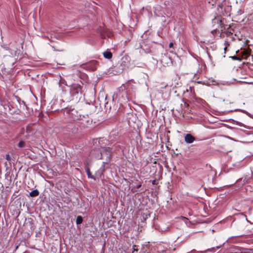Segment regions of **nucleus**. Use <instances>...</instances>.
Returning a JSON list of instances; mask_svg holds the SVG:
<instances>
[{
  "instance_id": "1",
  "label": "nucleus",
  "mask_w": 253,
  "mask_h": 253,
  "mask_svg": "<svg viewBox=\"0 0 253 253\" xmlns=\"http://www.w3.org/2000/svg\"><path fill=\"white\" fill-rule=\"evenodd\" d=\"M82 85L78 84H74L71 85L70 92L71 95L76 98L80 97L82 94Z\"/></svg>"
},
{
  "instance_id": "2",
  "label": "nucleus",
  "mask_w": 253,
  "mask_h": 253,
  "mask_svg": "<svg viewBox=\"0 0 253 253\" xmlns=\"http://www.w3.org/2000/svg\"><path fill=\"white\" fill-rule=\"evenodd\" d=\"M66 113L69 118L73 121H76L80 119V116L78 111L75 109H69L66 110Z\"/></svg>"
},
{
  "instance_id": "3",
  "label": "nucleus",
  "mask_w": 253,
  "mask_h": 253,
  "mask_svg": "<svg viewBox=\"0 0 253 253\" xmlns=\"http://www.w3.org/2000/svg\"><path fill=\"white\" fill-rule=\"evenodd\" d=\"M212 23L214 25L215 24V23H216L217 24V26L215 27V29H217V28H220L221 31H223L224 29H225L226 27H227V28H229L230 27V25H226L225 26H224V28H223V24L222 23V21L218 17H215L214 19H213Z\"/></svg>"
},
{
  "instance_id": "4",
  "label": "nucleus",
  "mask_w": 253,
  "mask_h": 253,
  "mask_svg": "<svg viewBox=\"0 0 253 253\" xmlns=\"http://www.w3.org/2000/svg\"><path fill=\"white\" fill-rule=\"evenodd\" d=\"M161 62L164 66H169L172 64V60L169 55L165 54L161 56Z\"/></svg>"
},
{
  "instance_id": "5",
  "label": "nucleus",
  "mask_w": 253,
  "mask_h": 253,
  "mask_svg": "<svg viewBox=\"0 0 253 253\" xmlns=\"http://www.w3.org/2000/svg\"><path fill=\"white\" fill-rule=\"evenodd\" d=\"M98 65V62L96 60H91L84 65V68L90 71H94L96 69Z\"/></svg>"
},
{
  "instance_id": "6",
  "label": "nucleus",
  "mask_w": 253,
  "mask_h": 253,
  "mask_svg": "<svg viewBox=\"0 0 253 253\" xmlns=\"http://www.w3.org/2000/svg\"><path fill=\"white\" fill-rule=\"evenodd\" d=\"M195 140V137L190 133H187L184 136V140L185 142L188 144L193 143Z\"/></svg>"
},
{
  "instance_id": "7",
  "label": "nucleus",
  "mask_w": 253,
  "mask_h": 253,
  "mask_svg": "<svg viewBox=\"0 0 253 253\" xmlns=\"http://www.w3.org/2000/svg\"><path fill=\"white\" fill-rule=\"evenodd\" d=\"M0 76H1V77H0L1 80L5 82H8L11 81L10 77L11 76L10 75H7L5 73H3L2 74L0 75Z\"/></svg>"
},
{
  "instance_id": "8",
  "label": "nucleus",
  "mask_w": 253,
  "mask_h": 253,
  "mask_svg": "<svg viewBox=\"0 0 253 253\" xmlns=\"http://www.w3.org/2000/svg\"><path fill=\"white\" fill-rule=\"evenodd\" d=\"M251 52V49H244L243 51H242L243 56H244L243 58L245 59H247V58L250 56Z\"/></svg>"
},
{
  "instance_id": "9",
  "label": "nucleus",
  "mask_w": 253,
  "mask_h": 253,
  "mask_svg": "<svg viewBox=\"0 0 253 253\" xmlns=\"http://www.w3.org/2000/svg\"><path fill=\"white\" fill-rule=\"evenodd\" d=\"M158 253H170V250L167 248H162L161 246L158 247Z\"/></svg>"
},
{
  "instance_id": "10",
  "label": "nucleus",
  "mask_w": 253,
  "mask_h": 253,
  "mask_svg": "<svg viewBox=\"0 0 253 253\" xmlns=\"http://www.w3.org/2000/svg\"><path fill=\"white\" fill-rule=\"evenodd\" d=\"M85 169L88 178L95 180V177L91 174L89 168L88 167H85Z\"/></svg>"
},
{
  "instance_id": "11",
  "label": "nucleus",
  "mask_w": 253,
  "mask_h": 253,
  "mask_svg": "<svg viewBox=\"0 0 253 253\" xmlns=\"http://www.w3.org/2000/svg\"><path fill=\"white\" fill-rule=\"evenodd\" d=\"M103 56L105 58L110 59L112 57V53L110 51L106 50L103 52Z\"/></svg>"
},
{
  "instance_id": "12",
  "label": "nucleus",
  "mask_w": 253,
  "mask_h": 253,
  "mask_svg": "<svg viewBox=\"0 0 253 253\" xmlns=\"http://www.w3.org/2000/svg\"><path fill=\"white\" fill-rule=\"evenodd\" d=\"M39 195V191L37 189H35L29 193V196L32 197H37Z\"/></svg>"
},
{
  "instance_id": "13",
  "label": "nucleus",
  "mask_w": 253,
  "mask_h": 253,
  "mask_svg": "<svg viewBox=\"0 0 253 253\" xmlns=\"http://www.w3.org/2000/svg\"><path fill=\"white\" fill-rule=\"evenodd\" d=\"M227 253H253V251L251 249H244L241 253L230 252Z\"/></svg>"
},
{
  "instance_id": "14",
  "label": "nucleus",
  "mask_w": 253,
  "mask_h": 253,
  "mask_svg": "<svg viewBox=\"0 0 253 253\" xmlns=\"http://www.w3.org/2000/svg\"><path fill=\"white\" fill-rule=\"evenodd\" d=\"M83 217L81 215H79L76 218V224L78 225L80 224L83 222Z\"/></svg>"
},
{
  "instance_id": "15",
  "label": "nucleus",
  "mask_w": 253,
  "mask_h": 253,
  "mask_svg": "<svg viewBox=\"0 0 253 253\" xmlns=\"http://www.w3.org/2000/svg\"><path fill=\"white\" fill-rule=\"evenodd\" d=\"M103 172V170L99 169L95 173L96 176L98 178L100 177Z\"/></svg>"
},
{
  "instance_id": "16",
  "label": "nucleus",
  "mask_w": 253,
  "mask_h": 253,
  "mask_svg": "<svg viewBox=\"0 0 253 253\" xmlns=\"http://www.w3.org/2000/svg\"><path fill=\"white\" fill-rule=\"evenodd\" d=\"M25 146V143L23 141H20L18 144V146L20 148L24 147Z\"/></svg>"
},
{
  "instance_id": "17",
  "label": "nucleus",
  "mask_w": 253,
  "mask_h": 253,
  "mask_svg": "<svg viewBox=\"0 0 253 253\" xmlns=\"http://www.w3.org/2000/svg\"><path fill=\"white\" fill-rule=\"evenodd\" d=\"M214 248H212L211 249H208L204 251H203V252H201V253H207L208 252H209V251H211V252H214Z\"/></svg>"
},
{
  "instance_id": "18",
  "label": "nucleus",
  "mask_w": 253,
  "mask_h": 253,
  "mask_svg": "<svg viewBox=\"0 0 253 253\" xmlns=\"http://www.w3.org/2000/svg\"><path fill=\"white\" fill-rule=\"evenodd\" d=\"M107 164H108L107 162H103V165H102V166H101V167L99 169H102V170H103V171H104L105 169V165Z\"/></svg>"
},
{
  "instance_id": "19",
  "label": "nucleus",
  "mask_w": 253,
  "mask_h": 253,
  "mask_svg": "<svg viewBox=\"0 0 253 253\" xmlns=\"http://www.w3.org/2000/svg\"><path fill=\"white\" fill-rule=\"evenodd\" d=\"M125 63H126V62H124V61H122V63H121L120 66L122 67V68H121L122 70H124V69H125V67L126 66Z\"/></svg>"
},
{
  "instance_id": "20",
  "label": "nucleus",
  "mask_w": 253,
  "mask_h": 253,
  "mask_svg": "<svg viewBox=\"0 0 253 253\" xmlns=\"http://www.w3.org/2000/svg\"><path fill=\"white\" fill-rule=\"evenodd\" d=\"M137 247V246L135 245H134L133 246V251H132V253H134L135 252H137L138 249H135V247Z\"/></svg>"
},
{
  "instance_id": "21",
  "label": "nucleus",
  "mask_w": 253,
  "mask_h": 253,
  "mask_svg": "<svg viewBox=\"0 0 253 253\" xmlns=\"http://www.w3.org/2000/svg\"><path fill=\"white\" fill-rule=\"evenodd\" d=\"M5 158H6V159L7 160H10V156L9 155H6Z\"/></svg>"
},
{
  "instance_id": "22",
  "label": "nucleus",
  "mask_w": 253,
  "mask_h": 253,
  "mask_svg": "<svg viewBox=\"0 0 253 253\" xmlns=\"http://www.w3.org/2000/svg\"><path fill=\"white\" fill-rule=\"evenodd\" d=\"M169 48H171V47H173V43L172 42H170V43H169Z\"/></svg>"
},
{
  "instance_id": "23",
  "label": "nucleus",
  "mask_w": 253,
  "mask_h": 253,
  "mask_svg": "<svg viewBox=\"0 0 253 253\" xmlns=\"http://www.w3.org/2000/svg\"><path fill=\"white\" fill-rule=\"evenodd\" d=\"M152 184L153 185H156V180H153L152 182Z\"/></svg>"
},
{
  "instance_id": "24",
  "label": "nucleus",
  "mask_w": 253,
  "mask_h": 253,
  "mask_svg": "<svg viewBox=\"0 0 253 253\" xmlns=\"http://www.w3.org/2000/svg\"><path fill=\"white\" fill-rule=\"evenodd\" d=\"M231 58H232L233 59H234V60H235V59H238V58H237L236 56H232V57H231Z\"/></svg>"
},
{
  "instance_id": "25",
  "label": "nucleus",
  "mask_w": 253,
  "mask_h": 253,
  "mask_svg": "<svg viewBox=\"0 0 253 253\" xmlns=\"http://www.w3.org/2000/svg\"><path fill=\"white\" fill-rule=\"evenodd\" d=\"M52 48H54V50H57V51H63V50H62V49H55L53 46H52Z\"/></svg>"
},
{
  "instance_id": "26",
  "label": "nucleus",
  "mask_w": 253,
  "mask_h": 253,
  "mask_svg": "<svg viewBox=\"0 0 253 253\" xmlns=\"http://www.w3.org/2000/svg\"><path fill=\"white\" fill-rule=\"evenodd\" d=\"M246 220H247V222H249L250 223H251V224L252 223L251 222V221H250L249 220H248V219H247V218H246Z\"/></svg>"
},
{
  "instance_id": "27",
  "label": "nucleus",
  "mask_w": 253,
  "mask_h": 253,
  "mask_svg": "<svg viewBox=\"0 0 253 253\" xmlns=\"http://www.w3.org/2000/svg\"><path fill=\"white\" fill-rule=\"evenodd\" d=\"M221 246H217L216 248L217 249H219V248H221Z\"/></svg>"
},
{
  "instance_id": "28",
  "label": "nucleus",
  "mask_w": 253,
  "mask_h": 253,
  "mask_svg": "<svg viewBox=\"0 0 253 253\" xmlns=\"http://www.w3.org/2000/svg\"><path fill=\"white\" fill-rule=\"evenodd\" d=\"M110 150V148L109 147H108L106 148V150L107 151H109Z\"/></svg>"
},
{
  "instance_id": "29",
  "label": "nucleus",
  "mask_w": 253,
  "mask_h": 253,
  "mask_svg": "<svg viewBox=\"0 0 253 253\" xmlns=\"http://www.w3.org/2000/svg\"><path fill=\"white\" fill-rule=\"evenodd\" d=\"M225 15H229V12H226Z\"/></svg>"
},
{
  "instance_id": "30",
  "label": "nucleus",
  "mask_w": 253,
  "mask_h": 253,
  "mask_svg": "<svg viewBox=\"0 0 253 253\" xmlns=\"http://www.w3.org/2000/svg\"><path fill=\"white\" fill-rule=\"evenodd\" d=\"M196 252V251H195V250H192V251H191V252H192V253H194V252Z\"/></svg>"
},
{
  "instance_id": "31",
  "label": "nucleus",
  "mask_w": 253,
  "mask_h": 253,
  "mask_svg": "<svg viewBox=\"0 0 253 253\" xmlns=\"http://www.w3.org/2000/svg\"><path fill=\"white\" fill-rule=\"evenodd\" d=\"M141 186V185H139L137 188H139Z\"/></svg>"
}]
</instances>
